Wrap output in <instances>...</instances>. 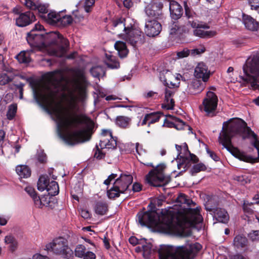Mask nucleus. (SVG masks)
<instances>
[{
    "instance_id": "f257e3e1",
    "label": "nucleus",
    "mask_w": 259,
    "mask_h": 259,
    "mask_svg": "<svg viewBox=\"0 0 259 259\" xmlns=\"http://www.w3.org/2000/svg\"><path fill=\"white\" fill-rule=\"evenodd\" d=\"M137 222L142 226L150 225L165 233H174L181 231V235L188 237L191 235L187 228L202 222L198 207L191 208L181 206L177 211L174 209L164 210L159 215L155 211H140L137 215Z\"/></svg>"
},
{
    "instance_id": "f03ea898",
    "label": "nucleus",
    "mask_w": 259,
    "mask_h": 259,
    "mask_svg": "<svg viewBox=\"0 0 259 259\" xmlns=\"http://www.w3.org/2000/svg\"><path fill=\"white\" fill-rule=\"evenodd\" d=\"M79 112L80 107L76 102H70L66 107L53 110L58 135L68 145L74 144L75 140L80 142L89 141L94 132V121Z\"/></svg>"
},
{
    "instance_id": "7ed1b4c3",
    "label": "nucleus",
    "mask_w": 259,
    "mask_h": 259,
    "mask_svg": "<svg viewBox=\"0 0 259 259\" xmlns=\"http://www.w3.org/2000/svg\"><path fill=\"white\" fill-rule=\"evenodd\" d=\"M47 82L39 94L42 102L47 104L54 102L57 94L65 91L69 82L63 70H57L47 74Z\"/></svg>"
},
{
    "instance_id": "20e7f679",
    "label": "nucleus",
    "mask_w": 259,
    "mask_h": 259,
    "mask_svg": "<svg viewBox=\"0 0 259 259\" xmlns=\"http://www.w3.org/2000/svg\"><path fill=\"white\" fill-rule=\"evenodd\" d=\"M43 29L44 27L40 24H35L34 27L27 34L28 42L31 46H35L45 44L46 42V39L48 38L55 39L53 42H60L61 45L54 49L51 53L52 55L59 57L64 56L69 45L68 41L57 32H52L49 34L42 33L40 31Z\"/></svg>"
},
{
    "instance_id": "39448f33",
    "label": "nucleus",
    "mask_w": 259,
    "mask_h": 259,
    "mask_svg": "<svg viewBox=\"0 0 259 259\" xmlns=\"http://www.w3.org/2000/svg\"><path fill=\"white\" fill-rule=\"evenodd\" d=\"M201 248L199 243L180 246L161 245L158 250L159 259H193Z\"/></svg>"
},
{
    "instance_id": "423d86ee",
    "label": "nucleus",
    "mask_w": 259,
    "mask_h": 259,
    "mask_svg": "<svg viewBox=\"0 0 259 259\" xmlns=\"http://www.w3.org/2000/svg\"><path fill=\"white\" fill-rule=\"evenodd\" d=\"M135 22L130 17L120 18L112 21L113 29L116 33L123 31L124 33H119L124 35V38L127 42L135 47L137 43L144 42V34L142 32L138 29H134Z\"/></svg>"
},
{
    "instance_id": "0eeeda50",
    "label": "nucleus",
    "mask_w": 259,
    "mask_h": 259,
    "mask_svg": "<svg viewBox=\"0 0 259 259\" xmlns=\"http://www.w3.org/2000/svg\"><path fill=\"white\" fill-rule=\"evenodd\" d=\"M133 181V176L129 174H121L116 178L113 186L107 191L110 199L118 197L120 194L129 190L128 187Z\"/></svg>"
},
{
    "instance_id": "6e6552de",
    "label": "nucleus",
    "mask_w": 259,
    "mask_h": 259,
    "mask_svg": "<svg viewBox=\"0 0 259 259\" xmlns=\"http://www.w3.org/2000/svg\"><path fill=\"white\" fill-rule=\"evenodd\" d=\"M46 249L67 259H73V251L68 246L67 240L63 237L55 238L46 246Z\"/></svg>"
},
{
    "instance_id": "1a4fd4ad",
    "label": "nucleus",
    "mask_w": 259,
    "mask_h": 259,
    "mask_svg": "<svg viewBox=\"0 0 259 259\" xmlns=\"http://www.w3.org/2000/svg\"><path fill=\"white\" fill-rule=\"evenodd\" d=\"M243 70L244 73L243 79L250 83L252 87H259V56L247 62Z\"/></svg>"
},
{
    "instance_id": "9d476101",
    "label": "nucleus",
    "mask_w": 259,
    "mask_h": 259,
    "mask_svg": "<svg viewBox=\"0 0 259 259\" xmlns=\"http://www.w3.org/2000/svg\"><path fill=\"white\" fill-rule=\"evenodd\" d=\"M187 25L195 28L193 31L195 36L203 38H209L214 37L217 34L215 30H206L209 28V26L206 23L200 22L198 21L188 20Z\"/></svg>"
},
{
    "instance_id": "9b49d317",
    "label": "nucleus",
    "mask_w": 259,
    "mask_h": 259,
    "mask_svg": "<svg viewBox=\"0 0 259 259\" xmlns=\"http://www.w3.org/2000/svg\"><path fill=\"white\" fill-rule=\"evenodd\" d=\"M218 97L213 92L208 91L203 99L201 109L203 110L207 115L213 116L218 105Z\"/></svg>"
},
{
    "instance_id": "f8f14e48",
    "label": "nucleus",
    "mask_w": 259,
    "mask_h": 259,
    "mask_svg": "<svg viewBox=\"0 0 259 259\" xmlns=\"http://www.w3.org/2000/svg\"><path fill=\"white\" fill-rule=\"evenodd\" d=\"M165 168L164 164L158 165L155 169L151 170L146 176V180L148 183L151 185L159 187L162 185L161 183L164 181L163 170Z\"/></svg>"
},
{
    "instance_id": "ddd939ff",
    "label": "nucleus",
    "mask_w": 259,
    "mask_h": 259,
    "mask_svg": "<svg viewBox=\"0 0 259 259\" xmlns=\"http://www.w3.org/2000/svg\"><path fill=\"white\" fill-rule=\"evenodd\" d=\"M184 150L185 153L183 155H180V153L179 154L180 157L178 158V168L183 169L179 174H181L182 171H186L191 166V162H196L198 161L197 156L190 152L188 146L186 144L184 145Z\"/></svg>"
},
{
    "instance_id": "4468645a",
    "label": "nucleus",
    "mask_w": 259,
    "mask_h": 259,
    "mask_svg": "<svg viewBox=\"0 0 259 259\" xmlns=\"http://www.w3.org/2000/svg\"><path fill=\"white\" fill-rule=\"evenodd\" d=\"M99 146L101 149H113L116 147V140L109 130H103L101 134Z\"/></svg>"
},
{
    "instance_id": "2eb2a0df",
    "label": "nucleus",
    "mask_w": 259,
    "mask_h": 259,
    "mask_svg": "<svg viewBox=\"0 0 259 259\" xmlns=\"http://www.w3.org/2000/svg\"><path fill=\"white\" fill-rule=\"evenodd\" d=\"M161 29V25L155 19H148L146 20L144 31L147 36L149 37L156 36L160 32Z\"/></svg>"
},
{
    "instance_id": "dca6fc26",
    "label": "nucleus",
    "mask_w": 259,
    "mask_h": 259,
    "mask_svg": "<svg viewBox=\"0 0 259 259\" xmlns=\"http://www.w3.org/2000/svg\"><path fill=\"white\" fill-rule=\"evenodd\" d=\"M211 75L208 67L203 62L199 63L196 66L194 75L196 79H201L204 82H207Z\"/></svg>"
},
{
    "instance_id": "f3484780",
    "label": "nucleus",
    "mask_w": 259,
    "mask_h": 259,
    "mask_svg": "<svg viewBox=\"0 0 259 259\" xmlns=\"http://www.w3.org/2000/svg\"><path fill=\"white\" fill-rule=\"evenodd\" d=\"M163 4L159 1H156L148 5L146 8V13L149 17L157 18L161 14Z\"/></svg>"
},
{
    "instance_id": "a211bd4d",
    "label": "nucleus",
    "mask_w": 259,
    "mask_h": 259,
    "mask_svg": "<svg viewBox=\"0 0 259 259\" xmlns=\"http://www.w3.org/2000/svg\"><path fill=\"white\" fill-rule=\"evenodd\" d=\"M35 17L34 14L31 12H26L21 13L16 19V24L19 27H25L34 22Z\"/></svg>"
},
{
    "instance_id": "6ab92c4d",
    "label": "nucleus",
    "mask_w": 259,
    "mask_h": 259,
    "mask_svg": "<svg viewBox=\"0 0 259 259\" xmlns=\"http://www.w3.org/2000/svg\"><path fill=\"white\" fill-rule=\"evenodd\" d=\"M243 23L245 27L248 30L259 32V24L252 17L249 15L243 14Z\"/></svg>"
},
{
    "instance_id": "aec40b11",
    "label": "nucleus",
    "mask_w": 259,
    "mask_h": 259,
    "mask_svg": "<svg viewBox=\"0 0 259 259\" xmlns=\"http://www.w3.org/2000/svg\"><path fill=\"white\" fill-rule=\"evenodd\" d=\"M169 11L172 19L177 20L182 15L183 9L177 2L170 1Z\"/></svg>"
},
{
    "instance_id": "412c9836",
    "label": "nucleus",
    "mask_w": 259,
    "mask_h": 259,
    "mask_svg": "<svg viewBox=\"0 0 259 259\" xmlns=\"http://www.w3.org/2000/svg\"><path fill=\"white\" fill-rule=\"evenodd\" d=\"M174 94V91L170 88H166L165 91V99L164 103L162 107L166 109H172L175 105V102L172 97Z\"/></svg>"
},
{
    "instance_id": "4be33fe9",
    "label": "nucleus",
    "mask_w": 259,
    "mask_h": 259,
    "mask_svg": "<svg viewBox=\"0 0 259 259\" xmlns=\"http://www.w3.org/2000/svg\"><path fill=\"white\" fill-rule=\"evenodd\" d=\"M204 88V84L200 80L194 79L188 84V92L191 94H196L202 91Z\"/></svg>"
},
{
    "instance_id": "5701e85b",
    "label": "nucleus",
    "mask_w": 259,
    "mask_h": 259,
    "mask_svg": "<svg viewBox=\"0 0 259 259\" xmlns=\"http://www.w3.org/2000/svg\"><path fill=\"white\" fill-rule=\"evenodd\" d=\"M213 212L214 217L220 222L225 223L229 220V215L227 212L223 208H210Z\"/></svg>"
},
{
    "instance_id": "b1692460",
    "label": "nucleus",
    "mask_w": 259,
    "mask_h": 259,
    "mask_svg": "<svg viewBox=\"0 0 259 259\" xmlns=\"http://www.w3.org/2000/svg\"><path fill=\"white\" fill-rule=\"evenodd\" d=\"M105 63L111 69H117L119 67V63L116 60L115 57L106 53L104 60Z\"/></svg>"
},
{
    "instance_id": "393cba45",
    "label": "nucleus",
    "mask_w": 259,
    "mask_h": 259,
    "mask_svg": "<svg viewBox=\"0 0 259 259\" xmlns=\"http://www.w3.org/2000/svg\"><path fill=\"white\" fill-rule=\"evenodd\" d=\"M45 18L49 24L52 25H59L61 15L56 12L51 11L46 15V18Z\"/></svg>"
},
{
    "instance_id": "a878e982",
    "label": "nucleus",
    "mask_w": 259,
    "mask_h": 259,
    "mask_svg": "<svg viewBox=\"0 0 259 259\" xmlns=\"http://www.w3.org/2000/svg\"><path fill=\"white\" fill-rule=\"evenodd\" d=\"M32 51H23L21 52L16 56V59L20 63L28 64L30 62L31 59L30 55Z\"/></svg>"
},
{
    "instance_id": "bb28decb",
    "label": "nucleus",
    "mask_w": 259,
    "mask_h": 259,
    "mask_svg": "<svg viewBox=\"0 0 259 259\" xmlns=\"http://www.w3.org/2000/svg\"><path fill=\"white\" fill-rule=\"evenodd\" d=\"M114 47L120 58H124L128 54V50L124 42L117 41L115 42Z\"/></svg>"
},
{
    "instance_id": "cd10ccee",
    "label": "nucleus",
    "mask_w": 259,
    "mask_h": 259,
    "mask_svg": "<svg viewBox=\"0 0 259 259\" xmlns=\"http://www.w3.org/2000/svg\"><path fill=\"white\" fill-rule=\"evenodd\" d=\"M17 174L23 178L29 177L31 175V171L29 168L26 165H19L16 168Z\"/></svg>"
},
{
    "instance_id": "c85d7f7f",
    "label": "nucleus",
    "mask_w": 259,
    "mask_h": 259,
    "mask_svg": "<svg viewBox=\"0 0 259 259\" xmlns=\"http://www.w3.org/2000/svg\"><path fill=\"white\" fill-rule=\"evenodd\" d=\"M131 118L124 116H118L116 118V124L121 128L128 127Z\"/></svg>"
},
{
    "instance_id": "c756f323",
    "label": "nucleus",
    "mask_w": 259,
    "mask_h": 259,
    "mask_svg": "<svg viewBox=\"0 0 259 259\" xmlns=\"http://www.w3.org/2000/svg\"><path fill=\"white\" fill-rule=\"evenodd\" d=\"M46 190L48 194L51 196H55L59 193V188L57 183L55 181H52L49 182L47 186Z\"/></svg>"
},
{
    "instance_id": "7c9ffc66",
    "label": "nucleus",
    "mask_w": 259,
    "mask_h": 259,
    "mask_svg": "<svg viewBox=\"0 0 259 259\" xmlns=\"http://www.w3.org/2000/svg\"><path fill=\"white\" fill-rule=\"evenodd\" d=\"M5 243L9 245V249L12 252L15 251L17 248L18 242L15 238L11 235H8L5 237Z\"/></svg>"
},
{
    "instance_id": "2f4dec72",
    "label": "nucleus",
    "mask_w": 259,
    "mask_h": 259,
    "mask_svg": "<svg viewBox=\"0 0 259 259\" xmlns=\"http://www.w3.org/2000/svg\"><path fill=\"white\" fill-rule=\"evenodd\" d=\"M233 244L238 248H243L247 245V239L245 237L238 235L234 238Z\"/></svg>"
},
{
    "instance_id": "473e14b6",
    "label": "nucleus",
    "mask_w": 259,
    "mask_h": 259,
    "mask_svg": "<svg viewBox=\"0 0 259 259\" xmlns=\"http://www.w3.org/2000/svg\"><path fill=\"white\" fill-rule=\"evenodd\" d=\"M176 202L178 205L181 204H187V206L189 207L191 205H195V203L192 200L187 198L186 195L184 194H180L176 199Z\"/></svg>"
},
{
    "instance_id": "72a5a7b5",
    "label": "nucleus",
    "mask_w": 259,
    "mask_h": 259,
    "mask_svg": "<svg viewBox=\"0 0 259 259\" xmlns=\"http://www.w3.org/2000/svg\"><path fill=\"white\" fill-rule=\"evenodd\" d=\"M96 213L100 215H104L107 211V204L102 202H98L95 207Z\"/></svg>"
},
{
    "instance_id": "f704fd0d",
    "label": "nucleus",
    "mask_w": 259,
    "mask_h": 259,
    "mask_svg": "<svg viewBox=\"0 0 259 259\" xmlns=\"http://www.w3.org/2000/svg\"><path fill=\"white\" fill-rule=\"evenodd\" d=\"M49 180L44 176L40 177L37 182V189L39 191H43L46 190Z\"/></svg>"
},
{
    "instance_id": "c9c22d12",
    "label": "nucleus",
    "mask_w": 259,
    "mask_h": 259,
    "mask_svg": "<svg viewBox=\"0 0 259 259\" xmlns=\"http://www.w3.org/2000/svg\"><path fill=\"white\" fill-rule=\"evenodd\" d=\"M92 75L95 77H99L105 74L104 68L100 66H97L92 67L90 70Z\"/></svg>"
},
{
    "instance_id": "e433bc0d",
    "label": "nucleus",
    "mask_w": 259,
    "mask_h": 259,
    "mask_svg": "<svg viewBox=\"0 0 259 259\" xmlns=\"http://www.w3.org/2000/svg\"><path fill=\"white\" fill-rule=\"evenodd\" d=\"M21 2L29 9L36 10L39 2L37 0H21Z\"/></svg>"
},
{
    "instance_id": "4c0bfd02",
    "label": "nucleus",
    "mask_w": 259,
    "mask_h": 259,
    "mask_svg": "<svg viewBox=\"0 0 259 259\" xmlns=\"http://www.w3.org/2000/svg\"><path fill=\"white\" fill-rule=\"evenodd\" d=\"M36 10L38 11L41 17L46 18V14L48 12V5L46 4H41L38 3Z\"/></svg>"
},
{
    "instance_id": "58836bf2",
    "label": "nucleus",
    "mask_w": 259,
    "mask_h": 259,
    "mask_svg": "<svg viewBox=\"0 0 259 259\" xmlns=\"http://www.w3.org/2000/svg\"><path fill=\"white\" fill-rule=\"evenodd\" d=\"M86 248L81 244L77 245L74 250L75 255L78 257H83L85 254Z\"/></svg>"
},
{
    "instance_id": "ea45409f",
    "label": "nucleus",
    "mask_w": 259,
    "mask_h": 259,
    "mask_svg": "<svg viewBox=\"0 0 259 259\" xmlns=\"http://www.w3.org/2000/svg\"><path fill=\"white\" fill-rule=\"evenodd\" d=\"M184 31L183 27L180 26L177 23H174L170 26V34H181Z\"/></svg>"
},
{
    "instance_id": "a19ab883",
    "label": "nucleus",
    "mask_w": 259,
    "mask_h": 259,
    "mask_svg": "<svg viewBox=\"0 0 259 259\" xmlns=\"http://www.w3.org/2000/svg\"><path fill=\"white\" fill-rule=\"evenodd\" d=\"M175 121H176V128L178 130H183V129H186L187 128L189 131L192 130V128L189 126L188 125H187L185 124V123L181 119L176 118H175Z\"/></svg>"
},
{
    "instance_id": "79ce46f5",
    "label": "nucleus",
    "mask_w": 259,
    "mask_h": 259,
    "mask_svg": "<svg viewBox=\"0 0 259 259\" xmlns=\"http://www.w3.org/2000/svg\"><path fill=\"white\" fill-rule=\"evenodd\" d=\"M148 115H150V117H149L148 122V125H149L150 124H152L158 121L162 115V114L160 112H153L148 114Z\"/></svg>"
},
{
    "instance_id": "37998d69",
    "label": "nucleus",
    "mask_w": 259,
    "mask_h": 259,
    "mask_svg": "<svg viewBox=\"0 0 259 259\" xmlns=\"http://www.w3.org/2000/svg\"><path fill=\"white\" fill-rule=\"evenodd\" d=\"M72 17L70 15L61 16L59 24L66 26L70 24L73 21Z\"/></svg>"
},
{
    "instance_id": "c03bdc74",
    "label": "nucleus",
    "mask_w": 259,
    "mask_h": 259,
    "mask_svg": "<svg viewBox=\"0 0 259 259\" xmlns=\"http://www.w3.org/2000/svg\"><path fill=\"white\" fill-rule=\"evenodd\" d=\"M206 168V167L204 164L200 163L194 165L191 169V171L192 174H193L194 173L196 174L199 172L201 171H204Z\"/></svg>"
},
{
    "instance_id": "a18cd8bd",
    "label": "nucleus",
    "mask_w": 259,
    "mask_h": 259,
    "mask_svg": "<svg viewBox=\"0 0 259 259\" xmlns=\"http://www.w3.org/2000/svg\"><path fill=\"white\" fill-rule=\"evenodd\" d=\"M17 111V106L15 104H12L10 105L9 107V110L7 112V117L8 119H12L14 116Z\"/></svg>"
},
{
    "instance_id": "49530a36",
    "label": "nucleus",
    "mask_w": 259,
    "mask_h": 259,
    "mask_svg": "<svg viewBox=\"0 0 259 259\" xmlns=\"http://www.w3.org/2000/svg\"><path fill=\"white\" fill-rule=\"evenodd\" d=\"M243 210L248 213H252L253 211V203L248 201H244L243 204Z\"/></svg>"
},
{
    "instance_id": "de8ad7c7",
    "label": "nucleus",
    "mask_w": 259,
    "mask_h": 259,
    "mask_svg": "<svg viewBox=\"0 0 259 259\" xmlns=\"http://www.w3.org/2000/svg\"><path fill=\"white\" fill-rule=\"evenodd\" d=\"M32 199L33 200L35 205L38 208H41L45 204L43 202L44 199H45L44 197L40 198L39 196H37L36 195V196H34Z\"/></svg>"
},
{
    "instance_id": "09e8293b",
    "label": "nucleus",
    "mask_w": 259,
    "mask_h": 259,
    "mask_svg": "<svg viewBox=\"0 0 259 259\" xmlns=\"http://www.w3.org/2000/svg\"><path fill=\"white\" fill-rule=\"evenodd\" d=\"M143 255L146 258H148L152 252V245L148 244L143 246Z\"/></svg>"
},
{
    "instance_id": "8fccbe9b",
    "label": "nucleus",
    "mask_w": 259,
    "mask_h": 259,
    "mask_svg": "<svg viewBox=\"0 0 259 259\" xmlns=\"http://www.w3.org/2000/svg\"><path fill=\"white\" fill-rule=\"evenodd\" d=\"M205 51V48L204 46L201 45L199 48L192 49L190 51L191 54L195 56L196 55H200Z\"/></svg>"
},
{
    "instance_id": "3c124183",
    "label": "nucleus",
    "mask_w": 259,
    "mask_h": 259,
    "mask_svg": "<svg viewBox=\"0 0 259 259\" xmlns=\"http://www.w3.org/2000/svg\"><path fill=\"white\" fill-rule=\"evenodd\" d=\"M184 7L185 10V15L189 19V20H191L190 19L193 18V16L195 15V13L191 11L190 8L187 6V3L185 2L184 3Z\"/></svg>"
},
{
    "instance_id": "603ef678",
    "label": "nucleus",
    "mask_w": 259,
    "mask_h": 259,
    "mask_svg": "<svg viewBox=\"0 0 259 259\" xmlns=\"http://www.w3.org/2000/svg\"><path fill=\"white\" fill-rule=\"evenodd\" d=\"M11 79L6 74H0V84L4 85L10 81Z\"/></svg>"
},
{
    "instance_id": "864d4df0",
    "label": "nucleus",
    "mask_w": 259,
    "mask_h": 259,
    "mask_svg": "<svg viewBox=\"0 0 259 259\" xmlns=\"http://www.w3.org/2000/svg\"><path fill=\"white\" fill-rule=\"evenodd\" d=\"M248 2L251 9L259 13V0H248Z\"/></svg>"
},
{
    "instance_id": "5fc2aeb1",
    "label": "nucleus",
    "mask_w": 259,
    "mask_h": 259,
    "mask_svg": "<svg viewBox=\"0 0 259 259\" xmlns=\"http://www.w3.org/2000/svg\"><path fill=\"white\" fill-rule=\"evenodd\" d=\"M248 237L253 241L259 240V230L251 231L249 233Z\"/></svg>"
},
{
    "instance_id": "6e6d98bb",
    "label": "nucleus",
    "mask_w": 259,
    "mask_h": 259,
    "mask_svg": "<svg viewBox=\"0 0 259 259\" xmlns=\"http://www.w3.org/2000/svg\"><path fill=\"white\" fill-rule=\"evenodd\" d=\"M95 0H85L84 3V10L86 12L89 13L91 11V7L93 6Z\"/></svg>"
},
{
    "instance_id": "4d7b16f0",
    "label": "nucleus",
    "mask_w": 259,
    "mask_h": 259,
    "mask_svg": "<svg viewBox=\"0 0 259 259\" xmlns=\"http://www.w3.org/2000/svg\"><path fill=\"white\" fill-rule=\"evenodd\" d=\"M190 53V51L186 49H184L183 51L178 52L177 53V56L178 58H183L184 57H186L189 56Z\"/></svg>"
},
{
    "instance_id": "13d9d810",
    "label": "nucleus",
    "mask_w": 259,
    "mask_h": 259,
    "mask_svg": "<svg viewBox=\"0 0 259 259\" xmlns=\"http://www.w3.org/2000/svg\"><path fill=\"white\" fill-rule=\"evenodd\" d=\"M136 152L139 155H144L146 154V151L143 148L142 145L139 143H136Z\"/></svg>"
},
{
    "instance_id": "bf43d9fd",
    "label": "nucleus",
    "mask_w": 259,
    "mask_h": 259,
    "mask_svg": "<svg viewBox=\"0 0 259 259\" xmlns=\"http://www.w3.org/2000/svg\"><path fill=\"white\" fill-rule=\"evenodd\" d=\"M37 159L41 163H44L46 161L47 157L44 151H40L38 152Z\"/></svg>"
},
{
    "instance_id": "052dcab7",
    "label": "nucleus",
    "mask_w": 259,
    "mask_h": 259,
    "mask_svg": "<svg viewBox=\"0 0 259 259\" xmlns=\"http://www.w3.org/2000/svg\"><path fill=\"white\" fill-rule=\"evenodd\" d=\"M74 75L78 79H82L83 78V72L79 69H75L73 71Z\"/></svg>"
},
{
    "instance_id": "680f3d73",
    "label": "nucleus",
    "mask_w": 259,
    "mask_h": 259,
    "mask_svg": "<svg viewBox=\"0 0 259 259\" xmlns=\"http://www.w3.org/2000/svg\"><path fill=\"white\" fill-rule=\"evenodd\" d=\"M117 177V174H112L109 175L107 179L104 181V184L106 185H109L110 182Z\"/></svg>"
},
{
    "instance_id": "e2e57ef3",
    "label": "nucleus",
    "mask_w": 259,
    "mask_h": 259,
    "mask_svg": "<svg viewBox=\"0 0 259 259\" xmlns=\"http://www.w3.org/2000/svg\"><path fill=\"white\" fill-rule=\"evenodd\" d=\"M97 149L94 154V156L98 159H101L104 157L105 154L99 149L98 146H97Z\"/></svg>"
},
{
    "instance_id": "0e129e2a",
    "label": "nucleus",
    "mask_w": 259,
    "mask_h": 259,
    "mask_svg": "<svg viewBox=\"0 0 259 259\" xmlns=\"http://www.w3.org/2000/svg\"><path fill=\"white\" fill-rule=\"evenodd\" d=\"M78 99L80 101L83 102L86 97L85 91L82 89H80L78 91Z\"/></svg>"
},
{
    "instance_id": "69168bd1",
    "label": "nucleus",
    "mask_w": 259,
    "mask_h": 259,
    "mask_svg": "<svg viewBox=\"0 0 259 259\" xmlns=\"http://www.w3.org/2000/svg\"><path fill=\"white\" fill-rule=\"evenodd\" d=\"M26 192L32 198L36 195L34 189L31 187H26L25 189Z\"/></svg>"
},
{
    "instance_id": "338daca9",
    "label": "nucleus",
    "mask_w": 259,
    "mask_h": 259,
    "mask_svg": "<svg viewBox=\"0 0 259 259\" xmlns=\"http://www.w3.org/2000/svg\"><path fill=\"white\" fill-rule=\"evenodd\" d=\"M207 153L209 154V156L215 161H218L220 159V158L219 156H217V155L214 153L213 152L209 150L208 149H206Z\"/></svg>"
},
{
    "instance_id": "774afa93",
    "label": "nucleus",
    "mask_w": 259,
    "mask_h": 259,
    "mask_svg": "<svg viewBox=\"0 0 259 259\" xmlns=\"http://www.w3.org/2000/svg\"><path fill=\"white\" fill-rule=\"evenodd\" d=\"M83 259H96V255L93 252L88 251L85 252Z\"/></svg>"
}]
</instances>
